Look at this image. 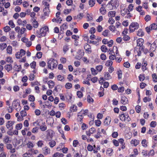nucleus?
Segmentation results:
<instances>
[{
  "mask_svg": "<svg viewBox=\"0 0 157 157\" xmlns=\"http://www.w3.org/2000/svg\"><path fill=\"white\" fill-rule=\"evenodd\" d=\"M139 144V140L136 139H134L132 140L130 142V144L132 146H136Z\"/></svg>",
  "mask_w": 157,
  "mask_h": 157,
  "instance_id": "obj_18",
  "label": "nucleus"
},
{
  "mask_svg": "<svg viewBox=\"0 0 157 157\" xmlns=\"http://www.w3.org/2000/svg\"><path fill=\"white\" fill-rule=\"evenodd\" d=\"M63 155L62 153H60L59 152H57L55 153L52 156L53 157H63Z\"/></svg>",
  "mask_w": 157,
  "mask_h": 157,
  "instance_id": "obj_44",
  "label": "nucleus"
},
{
  "mask_svg": "<svg viewBox=\"0 0 157 157\" xmlns=\"http://www.w3.org/2000/svg\"><path fill=\"white\" fill-rule=\"evenodd\" d=\"M23 144V141L22 140L20 139L18 140H17L16 143L14 144V147L16 149H18L21 147Z\"/></svg>",
  "mask_w": 157,
  "mask_h": 157,
  "instance_id": "obj_10",
  "label": "nucleus"
},
{
  "mask_svg": "<svg viewBox=\"0 0 157 157\" xmlns=\"http://www.w3.org/2000/svg\"><path fill=\"white\" fill-rule=\"evenodd\" d=\"M22 0H16V1L13 2V4L15 5H20L22 3Z\"/></svg>",
  "mask_w": 157,
  "mask_h": 157,
  "instance_id": "obj_49",
  "label": "nucleus"
},
{
  "mask_svg": "<svg viewBox=\"0 0 157 157\" xmlns=\"http://www.w3.org/2000/svg\"><path fill=\"white\" fill-rule=\"evenodd\" d=\"M96 132V129L94 127H92L89 129L88 131H86V135L90 136L91 134H93Z\"/></svg>",
  "mask_w": 157,
  "mask_h": 157,
  "instance_id": "obj_12",
  "label": "nucleus"
},
{
  "mask_svg": "<svg viewBox=\"0 0 157 157\" xmlns=\"http://www.w3.org/2000/svg\"><path fill=\"white\" fill-rule=\"evenodd\" d=\"M150 26L151 28V29L155 30L157 29V25L155 23H153Z\"/></svg>",
  "mask_w": 157,
  "mask_h": 157,
  "instance_id": "obj_47",
  "label": "nucleus"
},
{
  "mask_svg": "<svg viewBox=\"0 0 157 157\" xmlns=\"http://www.w3.org/2000/svg\"><path fill=\"white\" fill-rule=\"evenodd\" d=\"M77 110V107L75 105H72L70 107V110L71 112H76Z\"/></svg>",
  "mask_w": 157,
  "mask_h": 157,
  "instance_id": "obj_26",
  "label": "nucleus"
},
{
  "mask_svg": "<svg viewBox=\"0 0 157 157\" xmlns=\"http://www.w3.org/2000/svg\"><path fill=\"white\" fill-rule=\"evenodd\" d=\"M49 8V7H46L44 9L43 12L45 16H48L50 12V10Z\"/></svg>",
  "mask_w": 157,
  "mask_h": 157,
  "instance_id": "obj_22",
  "label": "nucleus"
},
{
  "mask_svg": "<svg viewBox=\"0 0 157 157\" xmlns=\"http://www.w3.org/2000/svg\"><path fill=\"white\" fill-rule=\"evenodd\" d=\"M40 129L42 131H45L47 129V126L45 122L42 123V124L40 127Z\"/></svg>",
  "mask_w": 157,
  "mask_h": 157,
  "instance_id": "obj_25",
  "label": "nucleus"
},
{
  "mask_svg": "<svg viewBox=\"0 0 157 157\" xmlns=\"http://www.w3.org/2000/svg\"><path fill=\"white\" fill-rule=\"evenodd\" d=\"M104 76L105 79L107 80H109L111 78V77L110 75L108 72L105 73Z\"/></svg>",
  "mask_w": 157,
  "mask_h": 157,
  "instance_id": "obj_50",
  "label": "nucleus"
},
{
  "mask_svg": "<svg viewBox=\"0 0 157 157\" xmlns=\"http://www.w3.org/2000/svg\"><path fill=\"white\" fill-rule=\"evenodd\" d=\"M33 26L36 28L38 27V23L37 21H36L34 19L33 20V22L32 23Z\"/></svg>",
  "mask_w": 157,
  "mask_h": 157,
  "instance_id": "obj_38",
  "label": "nucleus"
},
{
  "mask_svg": "<svg viewBox=\"0 0 157 157\" xmlns=\"http://www.w3.org/2000/svg\"><path fill=\"white\" fill-rule=\"evenodd\" d=\"M110 3L114 9H116L119 4V2L117 0H111L110 1Z\"/></svg>",
  "mask_w": 157,
  "mask_h": 157,
  "instance_id": "obj_11",
  "label": "nucleus"
},
{
  "mask_svg": "<svg viewBox=\"0 0 157 157\" xmlns=\"http://www.w3.org/2000/svg\"><path fill=\"white\" fill-rule=\"evenodd\" d=\"M101 50L104 52H106L108 51V49L105 45H102L101 47Z\"/></svg>",
  "mask_w": 157,
  "mask_h": 157,
  "instance_id": "obj_48",
  "label": "nucleus"
},
{
  "mask_svg": "<svg viewBox=\"0 0 157 157\" xmlns=\"http://www.w3.org/2000/svg\"><path fill=\"white\" fill-rule=\"evenodd\" d=\"M128 12L127 9L125 7H121V13L122 16H124Z\"/></svg>",
  "mask_w": 157,
  "mask_h": 157,
  "instance_id": "obj_19",
  "label": "nucleus"
},
{
  "mask_svg": "<svg viewBox=\"0 0 157 157\" xmlns=\"http://www.w3.org/2000/svg\"><path fill=\"white\" fill-rule=\"evenodd\" d=\"M121 102L123 105H125L128 103V99L125 96L122 97Z\"/></svg>",
  "mask_w": 157,
  "mask_h": 157,
  "instance_id": "obj_27",
  "label": "nucleus"
},
{
  "mask_svg": "<svg viewBox=\"0 0 157 157\" xmlns=\"http://www.w3.org/2000/svg\"><path fill=\"white\" fill-rule=\"evenodd\" d=\"M120 118L122 121L126 122L130 121L131 119L128 114L126 113H123L120 115Z\"/></svg>",
  "mask_w": 157,
  "mask_h": 157,
  "instance_id": "obj_5",
  "label": "nucleus"
},
{
  "mask_svg": "<svg viewBox=\"0 0 157 157\" xmlns=\"http://www.w3.org/2000/svg\"><path fill=\"white\" fill-rule=\"evenodd\" d=\"M26 29L24 27H21L20 30V31L18 34V37L19 38H20L21 37V35L24 33L26 31Z\"/></svg>",
  "mask_w": 157,
  "mask_h": 157,
  "instance_id": "obj_20",
  "label": "nucleus"
},
{
  "mask_svg": "<svg viewBox=\"0 0 157 157\" xmlns=\"http://www.w3.org/2000/svg\"><path fill=\"white\" fill-rule=\"evenodd\" d=\"M144 40L142 38H139L137 40V45L138 46L141 47L143 46Z\"/></svg>",
  "mask_w": 157,
  "mask_h": 157,
  "instance_id": "obj_23",
  "label": "nucleus"
},
{
  "mask_svg": "<svg viewBox=\"0 0 157 157\" xmlns=\"http://www.w3.org/2000/svg\"><path fill=\"white\" fill-rule=\"evenodd\" d=\"M106 8L108 10L114 9L111 3H110V1L109 2L107 5Z\"/></svg>",
  "mask_w": 157,
  "mask_h": 157,
  "instance_id": "obj_39",
  "label": "nucleus"
},
{
  "mask_svg": "<svg viewBox=\"0 0 157 157\" xmlns=\"http://www.w3.org/2000/svg\"><path fill=\"white\" fill-rule=\"evenodd\" d=\"M95 0H89L88 2L89 5L90 7L94 6L95 4Z\"/></svg>",
  "mask_w": 157,
  "mask_h": 157,
  "instance_id": "obj_41",
  "label": "nucleus"
},
{
  "mask_svg": "<svg viewBox=\"0 0 157 157\" xmlns=\"http://www.w3.org/2000/svg\"><path fill=\"white\" fill-rule=\"evenodd\" d=\"M48 28L47 26H44V27L42 28L39 32V34H38V32H37V36L39 37H40L41 36H45L47 32H48Z\"/></svg>",
  "mask_w": 157,
  "mask_h": 157,
  "instance_id": "obj_2",
  "label": "nucleus"
},
{
  "mask_svg": "<svg viewBox=\"0 0 157 157\" xmlns=\"http://www.w3.org/2000/svg\"><path fill=\"white\" fill-rule=\"evenodd\" d=\"M6 61L8 63H12L13 62L12 58L10 56L7 57L6 59Z\"/></svg>",
  "mask_w": 157,
  "mask_h": 157,
  "instance_id": "obj_64",
  "label": "nucleus"
},
{
  "mask_svg": "<svg viewBox=\"0 0 157 157\" xmlns=\"http://www.w3.org/2000/svg\"><path fill=\"white\" fill-rule=\"evenodd\" d=\"M113 153V149L111 148H108L106 151V153L109 156H111Z\"/></svg>",
  "mask_w": 157,
  "mask_h": 157,
  "instance_id": "obj_24",
  "label": "nucleus"
},
{
  "mask_svg": "<svg viewBox=\"0 0 157 157\" xmlns=\"http://www.w3.org/2000/svg\"><path fill=\"white\" fill-rule=\"evenodd\" d=\"M46 132L47 140H49L52 139L53 136V131L51 129H48L47 131Z\"/></svg>",
  "mask_w": 157,
  "mask_h": 157,
  "instance_id": "obj_8",
  "label": "nucleus"
},
{
  "mask_svg": "<svg viewBox=\"0 0 157 157\" xmlns=\"http://www.w3.org/2000/svg\"><path fill=\"white\" fill-rule=\"evenodd\" d=\"M42 3L44 6L45 7H49V4L46 0H43L42 2Z\"/></svg>",
  "mask_w": 157,
  "mask_h": 157,
  "instance_id": "obj_59",
  "label": "nucleus"
},
{
  "mask_svg": "<svg viewBox=\"0 0 157 157\" xmlns=\"http://www.w3.org/2000/svg\"><path fill=\"white\" fill-rule=\"evenodd\" d=\"M62 21V20L60 18H54L52 19V21L53 22H56L58 23H60Z\"/></svg>",
  "mask_w": 157,
  "mask_h": 157,
  "instance_id": "obj_43",
  "label": "nucleus"
},
{
  "mask_svg": "<svg viewBox=\"0 0 157 157\" xmlns=\"http://www.w3.org/2000/svg\"><path fill=\"white\" fill-rule=\"evenodd\" d=\"M139 27V25L136 22H133L131 23L129 26V31L130 33L134 32Z\"/></svg>",
  "mask_w": 157,
  "mask_h": 157,
  "instance_id": "obj_3",
  "label": "nucleus"
},
{
  "mask_svg": "<svg viewBox=\"0 0 157 157\" xmlns=\"http://www.w3.org/2000/svg\"><path fill=\"white\" fill-rule=\"evenodd\" d=\"M87 101L89 103H91L93 102L94 100L90 95H89L87 97Z\"/></svg>",
  "mask_w": 157,
  "mask_h": 157,
  "instance_id": "obj_63",
  "label": "nucleus"
},
{
  "mask_svg": "<svg viewBox=\"0 0 157 157\" xmlns=\"http://www.w3.org/2000/svg\"><path fill=\"white\" fill-rule=\"evenodd\" d=\"M5 69L8 72L11 70L12 69V67L10 64L6 65L5 66Z\"/></svg>",
  "mask_w": 157,
  "mask_h": 157,
  "instance_id": "obj_37",
  "label": "nucleus"
},
{
  "mask_svg": "<svg viewBox=\"0 0 157 157\" xmlns=\"http://www.w3.org/2000/svg\"><path fill=\"white\" fill-rule=\"evenodd\" d=\"M123 39L124 41L128 40L130 39V37L127 35L123 36Z\"/></svg>",
  "mask_w": 157,
  "mask_h": 157,
  "instance_id": "obj_62",
  "label": "nucleus"
},
{
  "mask_svg": "<svg viewBox=\"0 0 157 157\" xmlns=\"http://www.w3.org/2000/svg\"><path fill=\"white\" fill-rule=\"evenodd\" d=\"M12 105L13 108L17 112L20 111L21 109V107L20 105V102L18 100H15L12 103Z\"/></svg>",
  "mask_w": 157,
  "mask_h": 157,
  "instance_id": "obj_6",
  "label": "nucleus"
},
{
  "mask_svg": "<svg viewBox=\"0 0 157 157\" xmlns=\"http://www.w3.org/2000/svg\"><path fill=\"white\" fill-rule=\"evenodd\" d=\"M109 31L106 29L102 32V35L105 36H109Z\"/></svg>",
  "mask_w": 157,
  "mask_h": 157,
  "instance_id": "obj_52",
  "label": "nucleus"
},
{
  "mask_svg": "<svg viewBox=\"0 0 157 157\" xmlns=\"http://www.w3.org/2000/svg\"><path fill=\"white\" fill-rule=\"evenodd\" d=\"M14 123V121H8L6 123V127L9 129H13V125Z\"/></svg>",
  "mask_w": 157,
  "mask_h": 157,
  "instance_id": "obj_13",
  "label": "nucleus"
},
{
  "mask_svg": "<svg viewBox=\"0 0 157 157\" xmlns=\"http://www.w3.org/2000/svg\"><path fill=\"white\" fill-rule=\"evenodd\" d=\"M38 147H41L44 145L43 141L42 140L39 141L36 143Z\"/></svg>",
  "mask_w": 157,
  "mask_h": 157,
  "instance_id": "obj_55",
  "label": "nucleus"
},
{
  "mask_svg": "<svg viewBox=\"0 0 157 157\" xmlns=\"http://www.w3.org/2000/svg\"><path fill=\"white\" fill-rule=\"evenodd\" d=\"M58 65L57 61L53 58L49 59L48 62V66L49 68L53 70L56 68Z\"/></svg>",
  "mask_w": 157,
  "mask_h": 157,
  "instance_id": "obj_1",
  "label": "nucleus"
},
{
  "mask_svg": "<svg viewBox=\"0 0 157 157\" xmlns=\"http://www.w3.org/2000/svg\"><path fill=\"white\" fill-rule=\"evenodd\" d=\"M7 44L6 43H2L0 44V48L2 51L3 50L7 47Z\"/></svg>",
  "mask_w": 157,
  "mask_h": 157,
  "instance_id": "obj_40",
  "label": "nucleus"
},
{
  "mask_svg": "<svg viewBox=\"0 0 157 157\" xmlns=\"http://www.w3.org/2000/svg\"><path fill=\"white\" fill-rule=\"evenodd\" d=\"M48 84L50 88H52L54 86L55 83L52 81L50 80L48 82Z\"/></svg>",
  "mask_w": 157,
  "mask_h": 157,
  "instance_id": "obj_36",
  "label": "nucleus"
},
{
  "mask_svg": "<svg viewBox=\"0 0 157 157\" xmlns=\"http://www.w3.org/2000/svg\"><path fill=\"white\" fill-rule=\"evenodd\" d=\"M145 78V76L144 74H141L139 75V80L140 81H144Z\"/></svg>",
  "mask_w": 157,
  "mask_h": 157,
  "instance_id": "obj_54",
  "label": "nucleus"
},
{
  "mask_svg": "<svg viewBox=\"0 0 157 157\" xmlns=\"http://www.w3.org/2000/svg\"><path fill=\"white\" fill-rule=\"evenodd\" d=\"M3 30L5 32L7 33L11 30V29L9 26H6L3 28Z\"/></svg>",
  "mask_w": 157,
  "mask_h": 157,
  "instance_id": "obj_57",
  "label": "nucleus"
},
{
  "mask_svg": "<svg viewBox=\"0 0 157 157\" xmlns=\"http://www.w3.org/2000/svg\"><path fill=\"white\" fill-rule=\"evenodd\" d=\"M135 54H136V56L137 55L138 56H140L141 54V52L140 50V48L138 49L137 48H135L134 50Z\"/></svg>",
  "mask_w": 157,
  "mask_h": 157,
  "instance_id": "obj_32",
  "label": "nucleus"
},
{
  "mask_svg": "<svg viewBox=\"0 0 157 157\" xmlns=\"http://www.w3.org/2000/svg\"><path fill=\"white\" fill-rule=\"evenodd\" d=\"M100 12L103 15H105L106 13V10L105 8L103 6L101 7L99 10Z\"/></svg>",
  "mask_w": 157,
  "mask_h": 157,
  "instance_id": "obj_45",
  "label": "nucleus"
},
{
  "mask_svg": "<svg viewBox=\"0 0 157 157\" xmlns=\"http://www.w3.org/2000/svg\"><path fill=\"white\" fill-rule=\"evenodd\" d=\"M43 151L44 155H46L50 153L51 150L49 148L46 146L43 148Z\"/></svg>",
  "mask_w": 157,
  "mask_h": 157,
  "instance_id": "obj_16",
  "label": "nucleus"
},
{
  "mask_svg": "<svg viewBox=\"0 0 157 157\" xmlns=\"http://www.w3.org/2000/svg\"><path fill=\"white\" fill-rule=\"evenodd\" d=\"M59 108L61 110L64 109L65 107V105L63 103H61L59 105Z\"/></svg>",
  "mask_w": 157,
  "mask_h": 157,
  "instance_id": "obj_53",
  "label": "nucleus"
},
{
  "mask_svg": "<svg viewBox=\"0 0 157 157\" xmlns=\"http://www.w3.org/2000/svg\"><path fill=\"white\" fill-rule=\"evenodd\" d=\"M113 63V62L112 61L109 60L106 61L105 64L107 67H111Z\"/></svg>",
  "mask_w": 157,
  "mask_h": 157,
  "instance_id": "obj_58",
  "label": "nucleus"
},
{
  "mask_svg": "<svg viewBox=\"0 0 157 157\" xmlns=\"http://www.w3.org/2000/svg\"><path fill=\"white\" fill-rule=\"evenodd\" d=\"M134 8V5L132 4H130L128 6V10L129 12H130V11H132L133 9Z\"/></svg>",
  "mask_w": 157,
  "mask_h": 157,
  "instance_id": "obj_46",
  "label": "nucleus"
},
{
  "mask_svg": "<svg viewBox=\"0 0 157 157\" xmlns=\"http://www.w3.org/2000/svg\"><path fill=\"white\" fill-rule=\"evenodd\" d=\"M10 38L11 40H14L15 39L14 35L15 32L14 31H11L9 32Z\"/></svg>",
  "mask_w": 157,
  "mask_h": 157,
  "instance_id": "obj_30",
  "label": "nucleus"
},
{
  "mask_svg": "<svg viewBox=\"0 0 157 157\" xmlns=\"http://www.w3.org/2000/svg\"><path fill=\"white\" fill-rule=\"evenodd\" d=\"M141 143L142 146L144 147H146L148 146V142L145 139L141 141Z\"/></svg>",
  "mask_w": 157,
  "mask_h": 157,
  "instance_id": "obj_34",
  "label": "nucleus"
},
{
  "mask_svg": "<svg viewBox=\"0 0 157 157\" xmlns=\"http://www.w3.org/2000/svg\"><path fill=\"white\" fill-rule=\"evenodd\" d=\"M57 80L59 81L63 82L65 81V78L63 76L60 75H58L56 77Z\"/></svg>",
  "mask_w": 157,
  "mask_h": 157,
  "instance_id": "obj_31",
  "label": "nucleus"
},
{
  "mask_svg": "<svg viewBox=\"0 0 157 157\" xmlns=\"http://www.w3.org/2000/svg\"><path fill=\"white\" fill-rule=\"evenodd\" d=\"M8 24L12 28H14L15 27V25L13 21L12 20H10L8 22Z\"/></svg>",
  "mask_w": 157,
  "mask_h": 157,
  "instance_id": "obj_61",
  "label": "nucleus"
},
{
  "mask_svg": "<svg viewBox=\"0 0 157 157\" xmlns=\"http://www.w3.org/2000/svg\"><path fill=\"white\" fill-rule=\"evenodd\" d=\"M72 87V85L71 83L69 82H67L66 83L65 85V87L67 89H70Z\"/></svg>",
  "mask_w": 157,
  "mask_h": 157,
  "instance_id": "obj_60",
  "label": "nucleus"
},
{
  "mask_svg": "<svg viewBox=\"0 0 157 157\" xmlns=\"http://www.w3.org/2000/svg\"><path fill=\"white\" fill-rule=\"evenodd\" d=\"M22 124L21 123L18 124L16 125L15 128L17 130H20L22 127Z\"/></svg>",
  "mask_w": 157,
  "mask_h": 157,
  "instance_id": "obj_56",
  "label": "nucleus"
},
{
  "mask_svg": "<svg viewBox=\"0 0 157 157\" xmlns=\"http://www.w3.org/2000/svg\"><path fill=\"white\" fill-rule=\"evenodd\" d=\"M88 113V110H82L78 113L77 119L81 121L83 118V116L86 115Z\"/></svg>",
  "mask_w": 157,
  "mask_h": 157,
  "instance_id": "obj_4",
  "label": "nucleus"
},
{
  "mask_svg": "<svg viewBox=\"0 0 157 157\" xmlns=\"http://www.w3.org/2000/svg\"><path fill=\"white\" fill-rule=\"evenodd\" d=\"M108 28L109 30L113 33H114L116 31L115 26L112 25L109 26Z\"/></svg>",
  "mask_w": 157,
  "mask_h": 157,
  "instance_id": "obj_35",
  "label": "nucleus"
},
{
  "mask_svg": "<svg viewBox=\"0 0 157 157\" xmlns=\"http://www.w3.org/2000/svg\"><path fill=\"white\" fill-rule=\"evenodd\" d=\"M116 13V12L115 11H110L108 13V16L109 17H111L110 18H112L113 17H114L115 16Z\"/></svg>",
  "mask_w": 157,
  "mask_h": 157,
  "instance_id": "obj_33",
  "label": "nucleus"
},
{
  "mask_svg": "<svg viewBox=\"0 0 157 157\" xmlns=\"http://www.w3.org/2000/svg\"><path fill=\"white\" fill-rule=\"evenodd\" d=\"M6 53L9 55L12 54V47L11 46L9 45L7 47L6 49Z\"/></svg>",
  "mask_w": 157,
  "mask_h": 157,
  "instance_id": "obj_29",
  "label": "nucleus"
},
{
  "mask_svg": "<svg viewBox=\"0 0 157 157\" xmlns=\"http://www.w3.org/2000/svg\"><path fill=\"white\" fill-rule=\"evenodd\" d=\"M152 81L155 82H157V76L156 74H153L152 75Z\"/></svg>",
  "mask_w": 157,
  "mask_h": 157,
  "instance_id": "obj_51",
  "label": "nucleus"
},
{
  "mask_svg": "<svg viewBox=\"0 0 157 157\" xmlns=\"http://www.w3.org/2000/svg\"><path fill=\"white\" fill-rule=\"evenodd\" d=\"M25 51L23 49H21L20 51L15 54L16 57L17 59H20L25 54Z\"/></svg>",
  "mask_w": 157,
  "mask_h": 157,
  "instance_id": "obj_7",
  "label": "nucleus"
},
{
  "mask_svg": "<svg viewBox=\"0 0 157 157\" xmlns=\"http://www.w3.org/2000/svg\"><path fill=\"white\" fill-rule=\"evenodd\" d=\"M84 48L86 51L88 53H90L91 52V47L89 44H85L84 45Z\"/></svg>",
  "mask_w": 157,
  "mask_h": 157,
  "instance_id": "obj_17",
  "label": "nucleus"
},
{
  "mask_svg": "<svg viewBox=\"0 0 157 157\" xmlns=\"http://www.w3.org/2000/svg\"><path fill=\"white\" fill-rule=\"evenodd\" d=\"M14 65L13 69L15 71H19L21 69L20 65H18L16 63H14Z\"/></svg>",
  "mask_w": 157,
  "mask_h": 157,
  "instance_id": "obj_28",
  "label": "nucleus"
},
{
  "mask_svg": "<svg viewBox=\"0 0 157 157\" xmlns=\"http://www.w3.org/2000/svg\"><path fill=\"white\" fill-rule=\"evenodd\" d=\"M137 35L139 37H143L145 35V33L143 30L139 29L136 32Z\"/></svg>",
  "mask_w": 157,
  "mask_h": 157,
  "instance_id": "obj_14",
  "label": "nucleus"
},
{
  "mask_svg": "<svg viewBox=\"0 0 157 157\" xmlns=\"http://www.w3.org/2000/svg\"><path fill=\"white\" fill-rule=\"evenodd\" d=\"M78 55L77 56V59H81L84 54V52L81 50H79L77 52Z\"/></svg>",
  "mask_w": 157,
  "mask_h": 157,
  "instance_id": "obj_21",
  "label": "nucleus"
},
{
  "mask_svg": "<svg viewBox=\"0 0 157 157\" xmlns=\"http://www.w3.org/2000/svg\"><path fill=\"white\" fill-rule=\"evenodd\" d=\"M136 10L140 14L141 16H144L145 14V12L142 10V7L140 6H139L136 7Z\"/></svg>",
  "mask_w": 157,
  "mask_h": 157,
  "instance_id": "obj_9",
  "label": "nucleus"
},
{
  "mask_svg": "<svg viewBox=\"0 0 157 157\" xmlns=\"http://www.w3.org/2000/svg\"><path fill=\"white\" fill-rule=\"evenodd\" d=\"M48 144L51 147L53 148L56 145V143L55 141L53 140L50 142Z\"/></svg>",
  "mask_w": 157,
  "mask_h": 157,
  "instance_id": "obj_42",
  "label": "nucleus"
},
{
  "mask_svg": "<svg viewBox=\"0 0 157 157\" xmlns=\"http://www.w3.org/2000/svg\"><path fill=\"white\" fill-rule=\"evenodd\" d=\"M111 120V118L109 116L107 117L105 119L104 121V124L105 126H109L110 124Z\"/></svg>",
  "mask_w": 157,
  "mask_h": 157,
  "instance_id": "obj_15",
  "label": "nucleus"
}]
</instances>
